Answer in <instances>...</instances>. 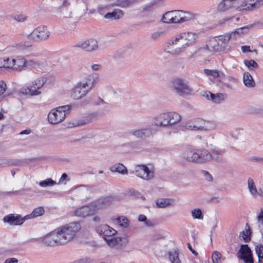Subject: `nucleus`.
<instances>
[{
  "mask_svg": "<svg viewBox=\"0 0 263 263\" xmlns=\"http://www.w3.org/2000/svg\"><path fill=\"white\" fill-rule=\"evenodd\" d=\"M27 66L35 69L37 71H42L44 70L45 63L43 62L32 59L27 60Z\"/></svg>",
  "mask_w": 263,
  "mask_h": 263,
  "instance_id": "23",
  "label": "nucleus"
},
{
  "mask_svg": "<svg viewBox=\"0 0 263 263\" xmlns=\"http://www.w3.org/2000/svg\"><path fill=\"white\" fill-rule=\"evenodd\" d=\"M18 260L15 258H10L7 259L4 263H17Z\"/></svg>",
  "mask_w": 263,
  "mask_h": 263,
  "instance_id": "64",
  "label": "nucleus"
},
{
  "mask_svg": "<svg viewBox=\"0 0 263 263\" xmlns=\"http://www.w3.org/2000/svg\"><path fill=\"white\" fill-rule=\"evenodd\" d=\"M180 12L182 13V17L180 20H181V22H183V23L194 18L195 15L189 11L180 10Z\"/></svg>",
  "mask_w": 263,
  "mask_h": 263,
  "instance_id": "37",
  "label": "nucleus"
},
{
  "mask_svg": "<svg viewBox=\"0 0 263 263\" xmlns=\"http://www.w3.org/2000/svg\"><path fill=\"white\" fill-rule=\"evenodd\" d=\"M5 65L4 66H3V68H13V66L10 65H12L11 62H12V58H5Z\"/></svg>",
  "mask_w": 263,
  "mask_h": 263,
  "instance_id": "59",
  "label": "nucleus"
},
{
  "mask_svg": "<svg viewBox=\"0 0 263 263\" xmlns=\"http://www.w3.org/2000/svg\"><path fill=\"white\" fill-rule=\"evenodd\" d=\"M169 258L172 263H181L178 255L179 250L178 249H172L168 252Z\"/></svg>",
  "mask_w": 263,
  "mask_h": 263,
  "instance_id": "34",
  "label": "nucleus"
},
{
  "mask_svg": "<svg viewBox=\"0 0 263 263\" xmlns=\"http://www.w3.org/2000/svg\"><path fill=\"white\" fill-rule=\"evenodd\" d=\"M78 263H92L93 259L90 258H84L77 260Z\"/></svg>",
  "mask_w": 263,
  "mask_h": 263,
  "instance_id": "61",
  "label": "nucleus"
},
{
  "mask_svg": "<svg viewBox=\"0 0 263 263\" xmlns=\"http://www.w3.org/2000/svg\"><path fill=\"white\" fill-rule=\"evenodd\" d=\"M92 104L96 106L102 105L107 104L100 97H97L96 99H93L91 102Z\"/></svg>",
  "mask_w": 263,
  "mask_h": 263,
  "instance_id": "57",
  "label": "nucleus"
},
{
  "mask_svg": "<svg viewBox=\"0 0 263 263\" xmlns=\"http://www.w3.org/2000/svg\"><path fill=\"white\" fill-rule=\"evenodd\" d=\"M26 191H30V189H28L26 190V189H21L20 190L15 191H13V192H3V195L4 196H5V195H10V194H15V195L23 194L24 193V192Z\"/></svg>",
  "mask_w": 263,
  "mask_h": 263,
  "instance_id": "55",
  "label": "nucleus"
},
{
  "mask_svg": "<svg viewBox=\"0 0 263 263\" xmlns=\"http://www.w3.org/2000/svg\"><path fill=\"white\" fill-rule=\"evenodd\" d=\"M98 78L96 74L90 75L89 77L78 83L73 89L71 97L78 100L84 97L96 84Z\"/></svg>",
  "mask_w": 263,
  "mask_h": 263,
  "instance_id": "2",
  "label": "nucleus"
},
{
  "mask_svg": "<svg viewBox=\"0 0 263 263\" xmlns=\"http://www.w3.org/2000/svg\"><path fill=\"white\" fill-rule=\"evenodd\" d=\"M96 210L93 203L86 206H83L77 209L75 212V215L77 216L85 217L91 215H93Z\"/></svg>",
  "mask_w": 263,
  "mask_h": 263,
  "instance_id": "16",
  "label": "nucleus"
},
{
  "mask_svg": "<svg viewBox=\"0 0 263 263\" xmlns=\"http://www.w3.org/2000/svg\"><path fill=\"white\" fill-rule=\"evenodd\" d=\"M183 35L184 43L182 45V48H186L196 40V35L192 32H183Z\"/></svg>",
  "mask_w": 263,
  "mask_h": 263,
  "instance_id": "24",
  "label": "nucleus"
},
{
  "mask_svg": "<svg viewBox=\"0 0 263 263\" xmlns=\"http://www.w3.org/2000/svg\"><path fill=\"white\" fill-rule=\"evenodd\" d=\"M154 125L157 126H167L168 125L167 114L164 113L156 117L154 121Z\"/></svg>",
  "mask_w": 263,
  "mask_h": 263,
  "instance_id": "22",
  "label": "nucleus"
},
{
  "mask_svg": "<svg viewBox=\"0 0 263 263\" xmlns=\"http://www.w3.org/2000/svg\"><path fill=\"white\" fill-rule=\"evenodd\" d=\"M115 220L117 221L119 226L121 227L126 228L129 226V221L127 218L124 216H118L116 218Z\"/></svg>",
  "mask_w": 263,
  "mask_h": 263,
  "instance_id": "36",
  "label": "nucleus"
},
{
  "mask_svg": "<svg viewBox=\"0 0 263 263\" xmlns=\"http://www.w3.org/2000/svg\"><path fill=\"white\" fill-rule=\"evenodd\" d=\"M87 52H93L98 49V41L93 39H89L82 42H80L75 45Z\"/></svg>",
  "mask_w": 263,
  "mask_h": 263,
  "instance_id": "12",
  "label": "nucleus"
},
{
  "mask_svg": "<svg viewBox=\"0 0 263 263\" xmlns=\"http://www.w3.org/2000/svg\"><path fill=\"white\" fill-rule=\"evenodd\" d=\"M211 152L212 153V159L217 162H221L222 161V156L224 152L223 150L213 148L211 149Z\"/></svg>",
  "mask_w": 263,
  "mask_h": 263,
  "instance_id": "32",
  "label": "nucleus"
},
{
  "mask_svg": "<svg viewBox=\"0 0 263 263\" xmlns=\"http://www.w3.org/2000/svg\"><path fill=\"white\" fill-rule=\"evenodd\" d=\"M80 229V223L71 222L56 229L43 237L42 241L46 246L63 245L72 240Z\"/></svg>",
  "mask_w": 263,
  "mask_h": 263,
  "instance_id": "1",
  "label": "nucleus"
},
{
  "mask_svg": "<svg viewBox=\"0 0 263 263\" xmlns=\"http://www.w3.org/2000/svg\"><path fill=\"white\" fill-rule=\"evenodd\" d=\"M167 114L169 125L175 124L181 120V116L177 112H172Z\"/></svg>",
  "mask_w": 263,
  "mask_h": 263,
  "instance_id": "29",
  "label": "nucleus"
},
{
  "mask_svg": "<svg viewBox=\"0 0 263 263\" xmlns=\"http://www.w3.org/2000/svg\"><path fill=\"white\" fill-rule=\"evenodd\" d=\"M263 5V0H247L243 2L237 8V10L241 11H253Z\"/></svg>",
  "mask_w": 263,
  "mask_h": 263,
  "instance_id": "11",
  "label": "nucleus"
},
{
  "mask_svg": "<svg viewBox=\"0 0 263 263\" xmlns=\"http://www.w3.org/2000/svg\"><path fill=\"white\" fill-rule=\"evenodd\" d=\"M197 163H205L212 160V154L205 149H197Z\"/></svg>",
  "mask_w": 263,
  "mask_h": 263,
  "instance_id": "19",
  "label": "nucleus"
},
{
  "mask_svg": "<svg viewBox=\"0 0 263 263\" xmlns=\"http://www.w3.org/2000/svg\"><path fill=\"white\" fill-rule=\"evenodd\" d=\"M248 186L249 191L253 195L257 194V190L254 184V182L253 180L251 178H249L248 180Z\"/></svg>",
  "mask_w": 263,
  "mask_h": 263,
  "instance_id": "43",
  "label": "nucleus"
},
{
  "mask_svg": "<svg viewBox=\"0 0 263 263\" xmlns=\"http://www.w3.org/2000/svg\"><path fill=\"white\" fill-rule=\"evenodd\" d=\"M204 72L207 76H211L214 78L221 77L220 74L222 76L223 75L222 72L220 73L218 70L204 69Z\"/></svg>",
  "mask_w": 263,
  "mask_h": 263,
  "instance_id": "44",
  "label": "nucleus"
},
{
  "mask_svg": "<svg viewBox=\"0 0 263 263\" xmlns=\"http://www.w3.org/2000/svg\"><path fill=\"white\" fill-rule=\"evenodd\" d=\"M255 253H256L258 259H259L263 257V245H258L255 248Z\"/></svg>",
  "mask_w": 263,
  "mask_h": 263,
  "instance_id": "52",
  "label": "nucleus"
},
{
  "mask_svg": "<svg viewBox=\"0 0 263 263\" xmlns=\"http://www.w3.org/2000/svg\"><path fill=\"white\" fill-rule=\"evenodd\" d=\"M182 17V13L181 12H179L176 13H174L173 15V18L171 21L172 24H180L183 23V22H181L180 18Z\"/></svg>",
  "mask_w": 263,
  "mask_h": 263,
  "instance_id": "51",
  "label": "nucleus"
},
{
  "mask_svg": "<svg viewBox=\"0 0 263 263\" xmlns=\"http://www.w3.org/2000/svg\"><path fill=\"white\" fill-rule=\"evenodd\" d=\"M157 1H153L149 3L144 5L143 7V10L144 12H151L153 11L157 5Z\"/></svg>",
  "mask_w": 263,
  "mask_h": 263,
  "instance_id": "41",
  "label": "nucleus"
},
{
  "mask_svg": "<svg viewBox=\"0 0 263 263\" xmlns=\"http://www.w3.org/2000/svg\"><path fill=\"white\" fill-rule=\"evenodd\" d=\"M71 108L70 105L59 106L52 109L48 115V121L52 124H56L63 121L66 117V111Z\"/></svg>",
  "mask_w": 263,
  "mask_h": 263,
  "instance_id": "3",
  "label": "nucleus"
},
{
  "mask_svg": "<svg viewBox=\"0 0 263 263\" xmlns=\"http://www.w3.org/2000/svg\"><path fill=\"white\" fill-rule=\"evenodd\" d=\"M109 6L108 5H100L98 7L97 11L101 15L105 13L106 10H109Z\"/></svg>",
  "mask_w": 263,
  "mask_h": 263,
  "instance_id": "56",
  "label": "nucleus"
},
{
  "mask_svg": "<svg viewBox=\"0 0 263 263\" xmlns=\"http://www.w3.org/2000/svg\"><path fill=\"white\" fill-rule=\"evenodd\" d=\"M192 216L194 219H203V215L200 209H195L192 211Z\"/></svg>",
  "mask_w": 263,
  "mask_h": 263,
  "instance_id": "45",
  "label": "nucleus"
},
{
  "mask_svg": "<svg viewBox=\"0 0 263 263\" xmlns=\"http://www.w3.org/2000/svg\"><path fill=\"white\" fill-rule=\"evenodd\" d=\"M114 198L111 196L105 197L93 202L96 210L103 209L109 205L113 201Z\"/></svg>",
  "mask_w": 263,
  "mask_h": 263,
  "instance_id": "20",
  "label": "nucleus"
},
{
  "mask_svg": "<svg viewBox=\"0 0 263 263\" xmlns=\"http://www.w3.org/2000/svg\"><path fill=\"white\" fill-rule=\"evenodd\" d=\"M253 24L249 25L239 28H237L235 30V32L238 35L245 33H247L249 29L252 28L253 26Z\"/></svg>",
  "mask_w": 263,
  "mask_h": 263,
  "instance_id": "50",
  "label": "nucleus"
},
{
  "mask_svg": "<svg viewBox=\"0 0 263 263\" xmlns=\"http://www.w3.org/2000/svg\"><path fill=\"white\" fill-rule=\"evenodd\" d=\"M188 128L195 130H210L214 128V124L209 121L197 118L194 122L187 125Z\"/></svg>",
  "mask_w": 263,
  "mask_h": 263,
  "instance_id": "7",
  "label": "nucleus"
},
{
  "mask_svg": "<svg viewBox=\"0 0 263 263\" xmlns=\"http://www.w3.org/2000/svg\"><path fill=\"white\" fill-rule=\"evenodd\" d=\"M243 83L248 87H254L255 86V82L253 77L248 72H245L243 76Z\"/></svg>",
  "mask_w": 263,
  "mask_h": 263,
  "instance_id": "27",
  "label": "nucleus"
},
{
  "mask_svg": "<svg viewBox=\"0 0 263 263\" xmlns=\"http://www.w3.org/2000/svg\"><path fill=\"white\" fill-rule=\"evenodd\" d=\"M171 87L180 96L189 95L192 91L185 81L181 79H175L171 81Z\"/></svg>",
  "mask_w": 263,
  "mask_h": 263,
  "instance_id": "6",
  "label": "nucleus"
},
{
  "mask_svg": "<svg viewBox=\"0 0 263 263\" xmlns=\"http://www.w3.org/2000/svg\"><path fill=\"white\" fill-rule=\"evenodd\" d=\"M97 232L103 236L104 240L109 239L115 234L117 231L107 224L101 225L96 229Z\"/></svg>",
  "mask_w": 263,
  "mask_h": 263,
  "instance_id": "13",
  "label": "nucleus"
},
{
  "mask_svg": "<svg viewBox=\"0 0 263 263\" xmlns=\"http://www.w3.org/2000/svg\"><path fill=\"white\" fill-rule=\"evenodd\" d=\"M218 41H219L220 44H226L230 40L229 36H228V33H226L223 35H220L217 38Z\"/></svg>",
  "mask_w": 263,
  "mask_h": 263,
  "instance_id": "53",
  "label": "nucleus"
},
{
  "mask_svg": "<svg viewBox=\"0 0 263 263\" xmlns=\"http://www.w3.org/2000/svg\"><path fill=\"white\" fill-rule=\"evenodd\" d=\"M183 38H184V37H183L182 32L180 34H177L174 39H172L170 42L169 43V44L170 45L177 44V43L180 42V41L184 44V41Z\"/></svg>",
  "mask_w": 263,
  "mask_h": 263,
  "instance_id": "47",
  "label": "nucleus"
},
{
  "mask_svg": "<svg viewBox=\"0 0 263 263\" xmlns=\"http://www.w3.org/2000/svg\"><path fill=\"white\" fill-rule=\"evenodd\" d=\"M237 255V257L243 260L244 263H254V262L252 250L247 244L241 245Z\"/></svg>",
  "mask_w": 263,
  "mask_h": 263,
  "instance_id": "9",
  "label": "nucleus"
},
{
  "mask_svg": "<svg viewBox=\"0 0 263 263\" xmlns=\"http://www.w3.org/2000/svg\"><path fill=\"white\" fill-rule=\"evenodd\" d=\"M27 219L25 216L22 217L20 215L13 214H9L3 218L4 222H7L13 226L21 225Z\"/></svg>",
  "mask_w": 263,
  "mask_h": 263,
  "instance_id": "15",
  "label": "nucleus"
},
{
  "mask_svg": "<svg viewBox=\"0 0 263 263\" xmlns=\"http://www.w3.org/2000/svg\"><path fill=\"white\" fill-rule=\"evenodd\" d=\"M123 15V13L122 10L117 9H115L111 12H108L105 15L104 17L105 18L110 19V18H114V19H119L121 18Z\"/></svg>",
  "mask_w": 263,
  "mask_h": 263,
  "instance_id": "31",
  "label": "nucleus"
},
{
  "mask_svg": "<svg viewBox=\"0 0 263 263\" xmlns=\"http://www.w3.org/2000/svg\"><path fill=\"white\" fill-rule=\"evenodd\" d=\"M217 9L219 11H226L228 10V8L226 5V2H224V1L222 0V1L218 4Z\"/></svg>",
  "mask_w": 263,
  "mask_h": 263,
  "instance_id": "58",
  "label": "nucleus"
},
{
  "mask_svg": "<svg viewBox=\"0 0 263 263\" xmlns=\"http://www.w3.org/2000/svg\"><path fill=\"white\" fill-rule=\"evenodd\" d=\"M31 46V45L29 42H24L17 44L15 47L18 50L22 52H25L26 50L29 49Z\"/></svg>",
  "mask_w": 263,
  "mask_h": 263,
  "instance_id": "39",
  "label": "nucleus"
},
{
  "mask_svg": "<svg viewBox=\"0 0 263 263\" xmlns=\"http://www.w3.org/2000/svg\"><path fill=\"white\" fill-rule=\"evenodd\" d=\"M137 176L146 180L152 179L154 177V173L150 170L146 165H138L135 167L134 171Z\"/></svg>",
  "mask_w": 263,
  "mask_h": 263,
  "instance_id": "10",
  "label": "nucleus"
},
{
  "mask_svg": "<svg viewBox=\"0 0 263 263\" xmlns=\"http://www.w3.org/2000/svg\"><path fill=\"white\" fill-rule=\"evenodd\" d=\"M11 66H13V69L21 71L25 66H27V60L22 57H17L12 58V62Z\"/></svg>",
  "mask_w": 263,
  "mask_h": 263,
  "instance_id": "21",
  "label": "nucleus"
},
{
  "mask_svg": "<svg viewBox=\"0 0 263 263\" xmlns=\"http://www.w3.org/2000/svg\"><path fill=\"white\" fill-rule=\"evenodd\" d=\"M99 114L97 112H93L90 114V115L86 118V120H83V122L81 123V125L86 124L89 122H91L95 120H97L98 118Z\"/></svg>",
  "mask_w": 263,
  "mask_h": 263,
  "instance_id": "40",
  "label": "nucleus"
},
{
  "mask_svg": "<svg viewBox=\"0 0 263 263\" xmlns=\"http://www.w3.org/2000/svg\"><path fill=\"white\" fill-rule=\"evenodd\" d=\"M221 46V44H220L219 41L217 38L211 39L206 45L208 49L213 51H219Z\"/></svg>",
  "mask_w": 263,
  "mask_h": 263,
  "instance_id": "25",
  "label": "nucleus"
},
{
  "mask_svg": "<svg viewBox=\"0 0 263 263\" xmlns=\"http://www.w3.org/2000/svg\"><path fill=\"white\" fill-rule=\"evenodd\" d=\"M44 212V209L42 206H40L34 209L31 214L26 215L25 217L27 218V219L37 217L43 215Z\"/></svg>",
  "mask_w": 263,
  "mask_h": 263,
  "instance_id": "33",
  "label": "nucleus"
},
{
  "mask_svg": "<svg viewBox=\"0 0 263 263\" xmlns=\"http://www.w3.org/2000/svg\"><path fill=\"white\" fill-rule=\"evenodd\" d=\"M14 19L18 22H23L25 20L26 17L22 15H17L14 16Z\"/></svg>",
  "mask_w": 263,
  "mask_h": 263,
  "instance_id": "63",
  "label": "nucleus"
},
{
  "mask_svg": "<svg viewBox=\"0 0 263 263\" xmlns=\"http://www.w3.org/2000/svg\"><path fill=\"white\" fill-rule=\"evenodd\" d=\"M109 170L112 172H117L122 175H125L128 173L126 167L120 163L111 166Z\"/></svg>",
  "mask_w": 263,
  "mask_h": 263,
  "instance_id": "26",
  "label": "nucleus"
},
{
  "mask_svg": "<svg viewBox=\"0 0 263 263\" xmlns=\"http://www.w3.org/2000/svg\"><path fill=\"white\" fill-rule=\"evenodd\" d=\"M156 132V128L147 126L142 128L133 129L129 134L136 138L145 140L153 137Z\"/></svg>",
  "mask_w": 263,
  "mask_h": 263,
  "instance_id": "5",
  "label": "nucleus"
},
{
  "mask_svg": "<svg viewBox=\"0 0 263 263\" xmlns=\"http://www.w3.org/2000/svg\"><path fill=\"white\" fill-rule=\"evenodd\" d=\"M173 200L168 198L158 199L156 201L157 207L159 208H164L172 204Z\"/></svg>",
  "mask_w": 263,
  "mask_h": 263,
  "instance_id": "30",
  "label": "nucleus"
},
{
  "mask_svg": "<svg viewBox=\"0 0 263 263\" xmlns=\"http://www.w3.org/2000/svg\"><path fill=\"white\" fill-rule=\"evenodd\" d=\"M66 2H64L60 8V18L63 21L66 22H76L77 19H74L71 16V8L70 6L65 5Z\"/></svg>",
  "mask_w": 263,
  "mask_h": 263,
  "instance_id": "14",
  "label": "nucleus"
},
{
  "mask_svg": "<svg viewBox=\"0 0 263 263\" xmlns=\"http://www.w3.org/2000/svg\"><path fill=\"white\" fill-rule=\"evenodd\" d=\"M47 79L44 77H40L32 82L31 85L26 88H22L20 92L23 95H30L31 96H37L41 94V91H38L46 83Z\"/></svg>",
  "mask_w": 263,
  "mask_h": 263,
  "instance_id": "4",
  "label": "nucleus"
},
{
  "mask_svg": "<svg viewBox=\"0 0 263 263\" xmlns=\"http://www.w3.org/2000/svg\"><path fill=\"white\" fill-rule=\"evenodd\" d=\"M180 12V10H174L165 12L162 16L161 21L164 23L172 24L171 21L173 18L174 13Z\"/></svg>",
  "mask_w": 263,
  "mask_h": 263,
  "instance_id": "28",
  "label": "nucleus"
},
{
  "mask_svg": "<svg viewBox=\"0 0 263 263\" xmlns=\"http://www.w3.org/2000/svg\"><path fill=\"white\" fill-rule=\"evenodd\" d=\"M6 89V84L3 81H0V96L4 93Z\"/></svg>",
  "mask_w": 263,
  "mask_h": 263,
  "instance_id": "60",
  "label": "nucleus"
},
{
  "mask_svg": "<svg viewBox=\"0 0 263 263\" xmlns=\"http://www.w3.org/2000/svg\"><path fill=\"white\" fill-rule=\"evenodd\" d=\"M222 255L220 253H219L218 251H214L212 253V259L213 263H221L222 261L221 259Z\"/></svg>",
  "mask_w": 263,
  "mask_h": 263,
  "instance_id": "48",
  "label": "nucleus"
},
{
  "mask_svg": "<svg viewBox=\"0 0 263 263\" xmlns=\"http://www.w3.org/2000/svg\"><path fill=\"white\" fill-rule=\"evenodd\" d=\"M203 173L204 174L206 180L209 181H211L213 180L212 176L207 171H204Z\"/></svg>",
  "mask_w": 263,
  "mask_h": 263,
  "instance_id": "62",
  "label": "nucleus"
},
{
  "mask_svg": "<svg viewBox=\"0 0 263 263\" xmlns=\"http://www.w3.org/2000/svg\"><path fill=\"white\" fill-rule=\"evenodd\" d=\"M166 31L165 29H161L153 32L151 34L150 39L152 41H156L159 38L165 34Z\"/></svg>",
  "mask_w": 263,
  "mask_h": 263,
  "instance_id": "35",
  "label": "nucleus"
},
{
  "mask_svg": "<svg viewBox=\"0 0 263 263\" xmlns=\"http://www.w3.org/2000/svg\"><path fill=\"white\" fill-rule=\"evenodd\" d=\"M119 4H116L118 7L125 8L129 6L131 4L130 0H117Z\"/></svg>",
  "mask_w": 263,
  "mask_h": 263,
  "instance_id": "54",
  "label": "nucleus"
},
{
  "mask_svg": "<svg viewBox=\"0 0 263 263\" xmlns=\"http://www.w3.org/2000/svg\"><path fill=\"white\" fill-rule=\"evenodd\" d=\"M243 63L246 66L252 70H254L258 67L257 63L253 60H245Z\"/></svg>",
  "mask_w": 263,
  "mask_h": 263,
  "instance_id": "49",
  "label": "nucleus"
},
{
  "mask_svg": "<svg viewBox=\"0 0 263 263\" xmlns=\"http://www.w3.org/2000/svg\"><path fill=\"white\" fill-rule=\"evenodd\" d=\"M56 184V182L51 178H47L39 182V185L41 187L51 186Z\"/></svg>",
  "mask_w": 263,
  "mask_h": 263,
  "instance_id": "42",
  "label": "nucleus"
},
{
  "mask_svg": "<svg viewBox=\"0 0 263 263\" xmlns=\"http://www.w3.org/2000/svg\"><path fill=\"white\" fill-rule=\"evenodd\" d=\"M250 231L249 229L246 230V231H242L240 232L239 236L245 242H248L250 241L251 238L250 236Z\"/></svg>",
  "mask_w": 263,
  "mask_h": 263,
  "instance_id": "46",
  "label": "nucleus"
},
{
  "mask_svg": "<svg viewBox=\"0 0 263 263\" xmlns=\"http://www.w3.org/2000/svg\"><path fill=\"white\" fill-rule=\"evenodd\" d=\"M107 243L111 247L117 249H121L125 247L128 243V239L126 237H111L109 239H106Z\"/></svg>",
  "mask_w": 263,
  "mask_h": 263,
  "instance_id": "17",
  "label": "nucleus"
},
{
  "mask_svg": "<svg viewBox=\"0 0 263 263\" xmlns=\"http://www.w3.org/2000/svg\"><path fill=\"white\" fill-rule=\"evenodd\" d=\"M182 157L190 162L197 163V149L188 148L182 153Z\"/></svg>",
  "mask_w": 263,
  "mask_h": 263,
  "instance_id": "18",
  "label": "nucleus"
},
{
  "mask_svg": "<svg viewBox=\"0 0 263 263\" xmlns=\"http://www.w3.org/2000/svg\"><path fill=\"white\" fill-rule=\"evenodd\" d=\"M208 94H210L211 100L216 103H219L224 100L223 97L224 95L223 93H219L214 94L212 93H208Z\"/></svg>",
  "mask_w": 263,
  "mask_h": 263,
  "instance_id": "38",
  "label": "nucleus"
},
{
  "mask_svg": "<svg viewBox=\"0 0 263 263\" xmlns=\"http://www.w3.org/2000/svg\"><path fill=\"white\" fill-rule=\"evenodd\" d=\"M50 32L46 27L40 26L34 29L31 33L27 35L30 40L35 41H42L46 40L49 36Z\"/></svg>",
  "mask_w": 263,
  "mask_h": 263,
  "instance_id": "8",
  "label": "nucleus"
}]
</instances>
